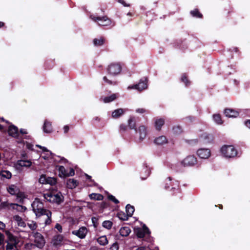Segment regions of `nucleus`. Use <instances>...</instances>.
<instances>
[{"label":"nucleus","instance_id":"nucleus-34","mask_svg":"<svg viewBox=\"0 0 250 250\" xmlns=\"http://www.w3.org/2000/svg\"><path fill=\"white\" fill-rule=\"evenodd\" d=\"M128 125L130 129H134L135 130H137V128H136V121L134 117H131L128 119Z\"/></svg>","mask_w":250,"mask_h":250},{"label":"nucleus","instance_id":"nucleus-45","mask_svg":"<svg viewBox=\"0 0 250 250\" xmlns=\"http://www.w3.org/2000/svg\"><path fill=\"white\" fill-rule=\"evenodd\" d=\"M57 183V180L55 178L47 177L46 184H50V185H54Z\"/></svg>","mask_w":250,"mask_h":250},{"label":"nucleus","instance_id":"nucleus-1","mask_svg":"<svg viewBox=\"0 0 250 250\" xmlns=\"http://www.w3.org/2000/svg\"><path fill=\"white\" fill-rule=\"evenodd\" d=\"M32 207L37 216H46L47 218L45 220L46 225H49L51 223L52 212L48 209L43 208V204L39 200L36 199L32 204Z\"/></svg>","mask_w":250,"mask_h":250},{"label":"nucleus","instance_id":"nucleus-29","mask_svg":"<svg viewBox=\"0 0 250 250\" xmlns=\"http://www.w3.org/2000/svg\"><path fill=\"white\" fill-rule=\"evenodd\" d=\"M190 15L194 18L202 19L203 15L200 13L199 9L197 8L194 9L190 11Z\"/></svg>","mask_w":250,"mask_h":250},{"label":"nucleus","instance_id":"nucleus-12","mask_svg":"<svg viewBox=\"0 0 250 250\" xmlns=\"http://www.w3.org/2000/svg\"><path fill=\"white\" fill-rule=\"evenodd\" d=\"M88 230L85 227H81L79 230H73L72 234L78 236L81 239H83L85 237L86 234L87 233Z\"/></svg>","mask_w":250,"mask_h":250},{"label":"nucleus","instance_id":"nucleus-52","mask_svg":"<svg viewBox=\"0 0 250 250\" xmlns=\"http://www.w3.org/2000/svg\"><path fill=\"white\" fill-rule=\"evenodd\" d=\"M127 126L125 124H121L120 126L121 131H125L127 130Z\"/></svg>","mask_w":250,"mask_h":250},{"label":"nucleus","instance_id":"nucleus-46","mask_svg":"<svg viewBox=\"0 0 250 250\" xmlns=\"http://www.w3.org/2000/svg\"><path fill=\"white\" fill-rule=\"evenodd\" d=\"M39 182L40 183L42 184H45L47 183V178L45 177L44 175H42L40 176V178L39 179Z\"/></svg>","mask_w":250,"mask_h":250},{"label":"nucleus","instance_id":"nucleus-10","mask_svg":"<svg viewBox=\"0 0 250 250\" xmlns=\"http://www.w3.org/2000/svg\"><path fill=\"white\" fill-rule=\"evenodd\" d=\"M135 131L139 134V138L137 142H142L145 139L147 133L146 127L144 125H140Z\"/></svg>","mask_w":250,"mask_h":250},{"label":"nucleus","instance_id":"nucleus-7","mask_svg":"<svg viewBox=\"0 0 250 250\" xmlns=\"http://www.w3.org/2000/svg\"><path fill=\"white\" fill-rule=\"evenodd\" d=\"M90 18L95 21H99L100 22H98L100 26H108L111 24V21L107 16H90Z\"/></svg>","mask_w":250,"mask_h":250},{"label":"nucleus","instance_id":"nucleus-3","mask_svg":"<svg viewBox=\"0 0 250 250\" xmlns=\"http://www.w3.org/2000/svg\"><path fill=\"white\" fill-rule=\"evenodd\" d=\"M44 198L49 202L56 203L58 204H60L62 202L63 199V197L60 193L53 194L51 192L44 194Z\"/></svg>","mask_w":250,"mask_h":250},{"label":"nucleus","instance_id":"nucleus-33","mask_svg":"<svg viewBox=\"0 0 250 250\" xmlns=\"http://www.w3.org/2000/svg\"><path fill=\"white\" fill-rule=\"evenodd\" d=\"M126 215L128 217L132 216L135 209L133 206H131L130 204H127L125 207Z\"/></svg>","mask_w":250,"mask_h":250},{"label":"nucleus","instance_id":"nucleus-44","mask_svg":"<svg viewBox=\"0 0 250 250\" xmlns=\"http://www.w3.org/2000/svg\"><path fill=\"white\" fill-rule=\"evenodd\" d=\"M118 216L120 219L122 220H127L128 219V216L127 215L125 214L124 212H120L118 213Z\"/></svg>","mask_w":250,"mask_h":250},{"label":"nucleus","instance_id":"nucleus-9","mask_svg":"<svg viewBox=\"0 0 250 250\" xmlns=\"http://www.w3.org/2000/svg\"><path fill=\"white\" fill-rule=\"evenodd\" d=\"M58 170L59 176L62 178L72 176L75 174V171L73 168H70V170L68 171L64 167L60 166L59 167Z\"/></svg>","mask_w":250,"mask_h":250},{"label":"nucleus","instance_id":"nucleus-31","mask_svg":"<svg viewBox=\"0 0 250 250\" xmlns=\"http://www.w3.org/2000/svg\"><path fill=\"white\" fill-rule=\"evenodd\" d=\"M8 192L11 195H15L19 192L18 188L14 185H10L7 188Z\"/></svg>","mask_w":250,"mask_h":250},{"label":"nucleus","instance_id":"nucleus-16","mask_svg":"<svg viewBox=\"0 0 250 250\" xmlns=\"http://www.w3.org/2000/svg\"><path fill=\"white\" fill-rule=\"evenodd\" d=\"M42 129L44 133H50L53 131L52 123L47 120H45L42 126Z\"/></svg>","mask_w":250,"mask_h":250},{"label":"nucleus","instance_id":"nucleus-48","mask_svg":"<svg viewBox=\"0 0 250 250\" xmlns=\"http://www.w3.org/2000/svg\"><path fill=\"white\" fill-rule=\"evenodd\" d=\"M145 172L146 173L145 177L141 176V179L142 180L146 179L149 175L150 174V170L147 169V166L146 167V168H145Z\"/></svg>","mask_w":250,"mask_h":250},{"label":"nucleus","instance_id":"nucleus-25","mask_svg":"<svg viewBox=\"0 0 250 250\" xmlns=\"http://www.w3.org/2000/svg\"><path fill=\"white\" fill-rule=\"evenodd\" d=\"M36 146L41 149L42 150V152L46 155L45 156H56L54 153L45 147L39 145H37Z\"/></svg>","mask_w":250,"mask_h":250},{"label":"nucleus","instance_id":"nucleus-26","mask_svg":"<svg viewBox=\"0 0 250 250\" xmlns=\"http://www.w3.org/2000/svg\"><path fill=\"white\" fill-rule=\"evenodd\" d=\"M118 94L114 93L109 96L105 97L103 99V101L105 103H110L115 100L118 98Z\"/></svg>","mask_w":250,"mask_h":250},{"label":"nucleus","instance_id":"nucleus-6","mask_svg":"<svg viewBox=\"0 0 250 250\" xmlns=\"http://www.w3.org/2000/svg\"><path fill=\"white\" fill-rule=\"evenodd\" d=\"M147 78L144 77L142 78L138 83L129 86L128 89H136L138 90L141 91L147 87Z\"/></svg>","mask_w":250,"mask_h":250},{"label":"nucleus","instance_id":"nucleus-38","mask_svg":"<svg viewBox=\"0 0 250 250\" xmlns=\"http://www.w3.org/2000/svg\"><path fill=\"white\" fill-rule=\"evenodd\" d=\"M89 198L91 199L100 201L103 199L104 196L101 194L93 193L89 195Z\"/></svg>","mask_w":250,"mask_h":250},{"label":"nucleus","instance_id":"nucleus-22","mask_svg":"<svg viewBox=\"0 0 250 250\" xmlns=\"http://www.w3.org/2000/svg\"><path fill=\"white\" fill-rule=\"evenodd\" d=\"M165 124V120L163 118L156 119L155 122V127L158 131H160L162 126Z\"/></svg>","mask_w":250,"mask_h":250},{"label":"nucleus","instance_id":"nucleus-58","mask_svg":"<svg viewBox=\"0 0 250 250\" xmlns=\"http://www.w3.org/2000/svg\"><path fill=\"white\" fill-rule=\"evenodd\" d=\"M136 111L137 113L142 114L146 112V110L144 108H138L137 109H136Z\"/></svg>","mask_w":250,"mask_h":250},{"label":"nucleus","instance_id":"nucleus-39","mask_svg":"<svg viewBox=\"0 0 250 250\" xmlns=\"http://www.w3.org/2000/svg\"><path fill=\"white\" fill-rule=\"evenodd\" d=\"M10 208L14 209H16L18 211H22L23 209L25 210L26 208L25 207L19 205L17 204L11 203L10 204Z\"/></svg>","mask_w":250,"mask_h":250},{"label":"nucleus","instance_id":"nucleus-61","mask_svg":"<svg viewBox=\"0 0 250 250\" xmlns=\"http://www.w3.org/2000/svg\"><path fill=\"white\" fill-rule=\"evenodd\" d=\"M97 221H98V219L97 218H96L95 217H93L92 218V222L95 227H96V224Z\"/></svg>","mask_w":250,"mask_h":250},{"label":"nucleus","instance_id":"nucleus-19","mask_svg":"<svg viewBox=\"0 0 250 250\" xmlns=\"http://www.w3.org/2000/svg\"><path fill=\"white\" fill-rule=\"evenodd\" d=\"M154 143L157 145H163L167 143V140L165 136H161L155 139Z\"/></svg>","mask_w":250,"mask_h":250},{"label":"nucleus","instance_id":"nucleus-35","mask_svg":"<svg viewBox=\"0 0 250 250\" xmlns=\"http://www.w3.org/2000/svg\"><path fill=\"white\" fill-rule=\"evenodd\" d=\"M97 242L102 246H105L108 243L106 236L105 235L100 236L97 239Z\"/></svg>","mask_w":250,"mask_h":250},{"label":"nucleus","instance_id":"nucleus-24","mask_svg":"<svg viewBox=\"0 0 250 250\" xmlns=\"http://www.w3.org/2000/svg\"><path fill=\"white\" fill-rule=\"evenodd\" d=\"M66 184L69 188L73 189L78 186V182L74 179H69L67 181Z\"/></svg>","mask_w":250,"mask_h":250},{"label":"nucleus","instance_id":"nucleus-18","mask_svg":"<svg viewBox=\"0 0 250 250\" xmlns=\"http://www.w3.org/2000/svg\"><path fill=\"white\" fill-rule=\"evenodd\" d=\"M201 138L205 143H211L213 141V135L207 133H204L202 134Z\"/></svg>","mask_w":250,"mask_h":250},{"label":"nucleus","instance_id":"nucleus-40","mask_svg":"<svg viewBox=\"0 0 250 250\" xmlns=\"http://www.w3.org/2000/svg\"><path fill=\"white\" fill-rule=\"evenodd\" d=\"M103 79L104 81L109 85H115L118 84V82L116 81H112L111 80H109L106 76H104Z\"/></svg>","mask_w":250,"mask_h":250},{"label":"nucleus","instance_id":"nucleus-8","mask_svg":"<svg viewBox=\"0 0 250 250\" xmlns=\"http://www.w3.org/2000/svg\"><path fill=\"white\" fill-rule=\"evenodd\" d=\"M33 237H34L35 245L40 249L42 248L45 243L43 236L40 233L37 232L34 233Z\"/></svg>","mask_w":250,"mask_h":250},{"label":"nucleus","instance_id":"nucleus-36","mask_svg":"<svg viewBox=\"0 0 250 250\" xmlns=\"http://www.w3.org/2000/svg\"><path fill=\"white\" fill-rule=\"evenodd\" d=\"M14 219L15 221H16L18 223V225L19 226L22 227H25L26 224L22 220L21 218L19 215H16L14 217Z\"/></svg>","mask_w":250,"mask_h":250},{"label":"nucleus","instance_id":"nucleus-56","mask_svg":"<svg viewBox=\"0 0 250 250\" xmlns=\"http://www.w3.org/2000/svg\"><path fill=\"white\" fill-rule=\"evenodd\" d=\"M56 229H57L60 232H62V226L59 224H56L55 227Z\"/></svg>","mask_w":250,"mask_h":250},{"label":"nucleus","instance_id":"nucleus-11","mask_svg":"<svg viewBox=\"0 0 250 250\" xmlns=\"http://www.w3.org/2000/svg\"><path fill=\"white\" fill-rule=\"evenodd\" d=\"M197 163L196 157H185L181 162V164L184 167L193 166Z\"/></svg>","mask_w":250,"mask_h":250},{"label":"nucleus","instance_id":"nucleus-41","mask_svg":"<svg viewBox=\"0 0 250 250\" xmlns=\"http://www.w3.org/2000/svg\"><path fill=\"white\" fill-rule=\"evenodd\" d=\"M214 121L218 124H222L223 121L221 118V116L219 114H214L213 116Z\"/></svg>","mask_w":250,"mask_h":250},{"label":"nucleus","instance_id":"nucleus-49","mask_svg":"<svg viewBox=\"0 0 250 250\" xmlns=\"http://www.w3.org/2000/svg\"><path fill=\"white\" fill-rule=\"evenodd\" d=\"M186 142L190 145H195L198 143V141L197 139H192L190 140H186Z\"/></svg>","mask_w":250,"mask_h":250},{"label":"nucleus","instance_id":"nucleus-53","mask_svg":"<svg viewBox=\"0 0 250 250\" xmlns=\"http://www.w3.org/2000/svg\"><path fill=\"white\" fill-rule=\"evenodd\" d=\"M28 226L32 230H35L37 228V225L36 224H28Z\"/></svg>","mask_w":250,"mask_h":250},{"label":"nucleus","instance_id":"nucleus-4","mask_svg":"<svg viewBox=\"0 0 250 250\" xmlns=\"http://www.w3.org/2000/svg\"><path fill=\"white\" fill-rule=\"evenodd\" d=\"M220 152L223 156H237L238 154L237 150L232 145H224L221 148Z\"/></svg>","mask_w":250,"mask_h":250},{"label":"nucleus","instance_id":"nucleus-43","mask_svg":"<svg viewBox=\"0 0 250 250\" xmlns=\"http://www.w3.org/2000/svg\"><path fill=\"white\" fill-rule=\"evenodd\" d=\"M112 225V222L110 221H104L103 223V227L108 229L111 228Z\"/></svg>","mask_w":250,"mask_h":250},{"label":"nucleus","instance_id":"nucleus-15","mask_svg":"<svg viewBox=\"0 0 250 250\" xmlns=\"http://www.w3.org/2000/svg\"><path fill=\"white\" fill-rule=\"evenodd\" d=\"M7 132L9 136L14 137H17L19 136L18 128L13 125L9 126Z\"/></svg>","mask_w":250,"mask_h":250},{"label":"nucleus","instance_id":"nucleus-32","mask_svg":"<svg viewBox=\"0 0 250 250\" xmlns=\"http://www.w3.org/2000/svg\"><path fill=\"white\" fill-rule=\"evenodd\" d=\"M31 164V162L29 160H21L18 161V165L21 167H29Z\"/></svg>","mask_w":250,"mask_h":250},{"label":"nucleus","instance_id":"nucleus-5","mask_svg":"<svg viewBox=\"0 0 250 250\" xmlns=\"http://www.w3.org/2000/svg\"><path fill=\"white\" fill-rule=\"evenodd\" d=\"M107 73L111 76H117L122 71V66L118 63H112L106 68Z\"/></svg>","mask_w":250,"mask_h":250},{"label":"nucleus","instance_id":"nucleus-50","mask_svg":"<svg viewBox=\"0 0 250 250\" xmlns=\"http://www.w3.org/2000/svg\"><path fill=\"white\" fill-rule=\"evenodd\" d=\"M10 204L8 203V202H2L1 204V205L2 208H10Z\"/></svg>","mask_w":250,"mask_h":250},{"label":"nucleus","instance_id":"nucleus-23","mask_svg":"<svg viewBox=\"0 0 250 250\" xmlns=\"http://www.w3.org/2000/svg\"><path fill=\"white\" fill-rule=\"evenodd\" d=\"M63 239V237L62 235H57L54 237L53 239V244L55 246L60 245Z\"/></svg>","mask_w":250,"mask_h":250},{"label":"nucleus","instance_id":"nucleus-30","mask_svg":"<svg viewBox=\"0 0 250 250\" xmlns=\"http://www.w3.org/2000/svg\"><path fill=\"white\" fill-rule=\"evenodd\" d=\"M55 65V62L52 60H46L44 64L45 69L46 70L51 69Z\"/></svg>","mask_w":250,"mask_h":250},{"label":"nucleus","instance_id":"nucleus-57","mask_svg":"<svg viewBox=\"0 0 250 250\" xmlns=\"http://www.w3.org/2000/svg\"><path fill=\"white\" fill-rule=\"evenodd\" d=\"M119 2L122 3L125 7H129L130 4H127L124 0H118Z\"/></svg>","mask_w":250,"mask_h":250},{"label":"nucleus","instance_id":"nucleus-14","mask_svg":"<svg viewBox=\"0 0 250 250\" xmlns=\"http://www.w3.org/2000/svg\"><path fill=\"white\" fill-rule=\"evenodd\" d=\"M224 114L229 118H236L239 115V112L231 108H226L224 110Z\"/></svg>","mask_w":250,"mask_h":250},{"label":"nucleus","instance_id":"nucleus-2","mask_svg":"<svg viewBox=\"0 0 250 250\" xmlns=\"http://www.w3.org/2000/svg\"><path fill=\"white\" fill-rule=\"evenodd\" d=\"M5 232L7 238L6 250H18L17 247V242L16 237L8 230H5Z\"/></svg>","mask_w":250,"mask_h":250},{"label":"nucleus","instance_id":"nucleus-62","mask_svg":"<svg viewBox=\"0 0 250 250\" xmlns=\"http://www.w3.org/2000/svg\"><path fill=\"white\" fill-rule=\"evenodd\" d=\"M20 132L21 134L22 135L27 134V132L26 130L25 129H22V128L20 129Z\"/></svg>","mask_w":250,"mask_h":250},{"label":"nucleus","instance_id":"nucleus-63","mask_svg":"<svg viewBox=\"0 0 250 250\" xmlns=\"http://www.w3.org/2000/svg\"><path fill=\"white\" fill-rule=\"evenodd\" d=\"M245 125L250 128V120H247L245 122Z\"/></svg>","mask_w":250,"mask_h":250},{"label":"nucleus","instance_id":"nucleus-27","mask_svg":"<svg viewBox=\"0 0 250 250\" xmlns=\"http://www.w3.org/2000/svg\"><path fill=\"white\" fill-rule=\"evenodd\" d=\"M120 234L122 236H127L131 232L130 229L127 227H122L120 229Z\"/></svg>","mask_w":250,"mask_h":250},{"label":"nucleus","instance_id":"nucleus-37","mask_svg":"<svg viewBox=\"0 0 250 250\" xmlns=\"http://www.w3.org/2000/svg\"><path fill=\"white\" fill-rule=\"evenodd\" d=\"M0 176L1 178L5 179H10L12 176L11 173L7 170H2L0 171Z\"/></svg>","mask_w":250,"mask_h":250},{"label":"nucleus","instance_id":"nucleus-55","mask_svg":"<svg viewBox=\"0 0 250 250\" xmlns=\"http://www.w3.org/2000/svg\"><path fill=\"white\" fill-rule=\"evenodd\" d=\"M26 147L29 149V150H34V148H33V145H32V144H30V143H27L26 145Z\"/></svg>","mask_w":250,"mask_h":250},{"label":"nucleus","instance_id":"nucleus-42","mask_svg":"<svg viewBox=\"0 0 250 250\" xmlns=\"http://www.w3.org/2000/svg\"><path fill=\"white\" fill-rule=\"evenodd\" d=\"M172 131L174 134H180L182 132V128L179 125H176L173 126Z\"/></svg>","mask_w":250,"mask_h":250},{"label":"nucleus","instance_id":"nucleus-17","mask_svg":"<svg viewBox=\"0 0 250 250\" xmlns=\"http://www.w3.org/2000/svg\"><path fill=\"white\" fill-rule=\"evenodd\" d=\"M198 156H210L211 152L208 148H200L197 151Z\"/></svg>","mask_w":250,"mask_h":250},{"label":"nucleus","instance_id":"nucleus-21","mask_svg":"<svg viewBox=\"0 0 250 250\" xmlns=\"http://www.w3.org/2000/svg\"><path fill=\"white\" fill-rule=\"evenodd\" d=\"M180 81L186 87H188L191 84V81L188 79L187 74L185 73L182 74Z\"/></svg>","mask_w":250,"mask_h":250},{"label":"nucleus","instance_id":"nucleus-47","mask_svg":"<svg viewBox=\"0 0 250 250\" xmlns=\"http://www.w3.org/2000/svg\"><path fill=\"white\" fill-rule=\"evenodd\" d=\"M108 199L112 202H113L115 204H118L119 203V201L118 200L116 199V198L112 195H109L108 196Z\"/></svg>","mask_w":250,"mask_h":250},{"label":"nucleus","instance_id":"nucleus-54","mask_svg":"<svg viewBox=\"0 0 250 250\" xmlns=\"http://www.w3.org/2000/svg\"><path fill=\"white\" fill-rule=\"evenodd\" d=\"M85 175L87 179H89L90 180V181H91V182L93 183V184L94 186H96L97 185V184L93 180H92L91 179V177L90 176L88 175L87 174H85Z\"/></svg>","mask_w":250,"mask_h":250},{"label":"nucleus","instance_id":"nucleus-64","mask_svg":"<svg viewBox=\"0 0 250 250\" xmlns=\"http://www.w3.org/2000/svg\"><path fill=\"white\" fill-rule=\"evenodd\" d=\"M5 225L3 222L0 221V229H3L5 228Z\"/></svg>","mask_w":250,"mask_h":250},{"label":"nucleus","instance_id":"nucleus-20","mask_svg":"<svg viewBox=\"0 0 250 250\" xmlns=\"http://www.w3.org/2000/svg\"><path fill=\"white\" fill-rule=\"evenodd\" d=\"M125 112V109L123 108H118L115 110L112 113V117L113 118L117 119L120 117Z\"/></svg>","mask_w":250,"mask_h":250},{"label":"nucleus","instance_id":"nucleus-59","mask_svg":"<svg viewBox=\"0 0 250 250\" xmlns=\"http://www.w3.org/2000/svg\"><path fill=\"white\" fill-rule=\"evenodd\" d=\"M69 130V126L68 125H64L63 127V131L64 133H66Z\"/></svg>","mask_w":250,"mask_h":250},{"label":"nucleus","instance_id":"nucleus-13","mask_svg":"<svg viewBox=\"0 0 250 250\" xmlns=\"http://www.w3.org/2000/svg\"><path fill=\"white\" fill-rule=\"evenodd\" d=\"M143 229L138 228L135 230V233L139 238H143L145 235L149 234L150 233V231H149L148 228L144 225L143 227Z\"/></svg>","mask_w":250,"mask_h":250},{"label":"nucleus","instance_id":"nucleus-60","mask_svg":"<svg viewBox=\"0 0 250 250\" xmlns=\"http://www.w3.org/2000/svg\"><path fill=\"white\" fill-rule=\"evenodd\" d=\"M3 240H4V236L2 234H1L0 232V246L2 245Z\"/></svg>","mask_w":250,"mask_h":250},{"label":"nucleus","instance_id":"nucleus-51","mask_svg":"<svg viewBox=\"0 0 250 250\" xmlns=\"http://www.w3.org/2000/svg\"><path fill=\"white\" fill-rule=\"evenodd\" d=\"M110 250H118L119 247L118 244L117 242L114 243L112 244L111 247L110 248Z\"/></svg>","mask_w":250,"mask_h":250},{"label":"nucleus","instance_id":"nucleus-28","mask_svg":"<svg viewBox=\"0 0 250 250\" xmlns=\"http://www.w3.org/2000/svg\"><path fill=\"white\" fill-rule=\"evenodd\" d=\"M105 40L103 37H100V39L95 38L93 40V44L96 46H101L104 44Z\"/></svg>","mask_w":250,"mask_h":250}]
</instances>
